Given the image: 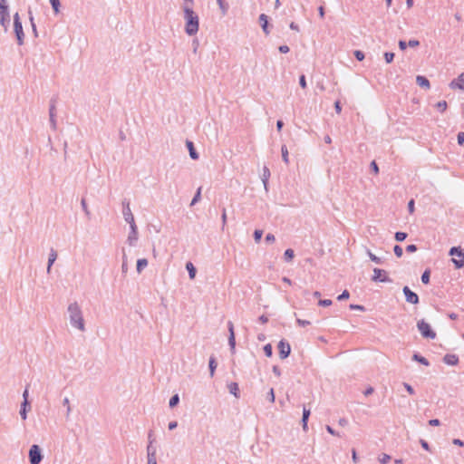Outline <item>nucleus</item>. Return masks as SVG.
<instances>
[{
	"label": "nucleus",
	"mask_w": 464,
	"mask_h": 464,
	"mask_svg": "<svg viewBox=\"0 0 464 464\" xmlns=\"http://www.w3.org/2000/svg\"><path fill=\"white\" fill-rule=\"evenodd\" d=\"M67 314L72 328L83 333L86 331L82 310L77 302H72L67 306Z\"/></svg>",
	"instance_id": "f257e3e1"
},
{
	"label": "nucleus",
	"mask_w": 464,
	"mask_h": 464,
	"mask_svg": "<svg viewBox=\"0 0 464 464\" xmlns=\"http://www.w3.org/2000/svg\"><path fill=\"white\" fill-rule=\"evenodd\" d=\"M185 32L188 35H195L198 32L199 18L198 15L188 6L184 9Z\"/></svg>",
	"instance_id": "f03ea898"
},
{
	"label": "nucleus",
	"mask_w": 464,
	"mask_h": 464,
	"mask_svg": "<svg viewBox=\"0 0 464 464\" xmlns=\"http://www.w3.org/2000/svg\"><path fill=\"white\" fill-rule=\"evenodd\" d=\"M14 31L17 39V44L22 45L24 44V34L23 31L22 22L18 13L14 15Z\"/></svg>",
	"instance_id": "7ed1b4c3"
},
{
	"label": "nucleus",
	"mask_w": 464,
	"mask_h": 464,
	"mask_svg": "<svg viewBox=\"0 0 464 464\" xmlns=\"http://www.w3.org/2000/svg\"><path fill=\"white\" fill-rule=\"evenodd\" d=\"M417 328L420 331V334L424 338L428 339H435L436 333L431 329L430 325L426 323L424 320H420L417 323Z\"/></svg>",
	"instance_id": "20e7f679"
},
{
	"label": "nucleus",
	"mask_w": 464,
	"mask_h": 464,
	"mask_svg": "<svg viewBox=\"0 0 464 464\" xmlns=\"http://www.w3.org/2000/svg\"><path fill=\"white\" fill-rule=\"evenodd\" d=\"M450 256H455L457 258H452V262L457 268L464 266V252L460 247L453 246L450 250Z\"/></svg>",
	"instance_id": "39448f33"
},
{
	"label": "nucleus",
	"mask_w": 464,
	"mask_h": 464,
	"mask_svg": "<svg viewBox=\"0 0 464 464\" xmlns=\"http://www.w3.org/2000/svg\"><path fill=\"white\" fill-rule=\"evenodd\" d=\"M43 459V454L40 447L36 444L32 445L29 450L30 464H40Z\"/></svg>",
	"instance_id": "423d86ee"
},
{
	"label": "nucleus",
	"mask_w": 464,
	"mask_h": 464,
	"mask_svg": "<svg viewBox=\"0 0 464 464\" xmlns=\"http://www.w3.org/2000/svg\"><path fill=\"white\" fill-rule=\"evenodd\" d=\"M372 280L374 282L392 283V280L387 276V272L381 268L373 269Z\"/></svg>",
	"instance_id": "0eeeda50"
},
{
	"label": "nucleus",
	"mask_w": 464,
	"mask_h": 464,
	"mask_svg": "<svg viewBox=\"0 0 464 464\" xmlns=\"http://www.w3.org/2000/svg\"><path fill=\"white\" fill-rule=\"evenodd\" d=\"M122 207H123L122 215H123L124 220L130 226L135 225L136 223H135L134 216H133L130 207V202L127 200H123Z\"/></svg>",
	"instance_id": "6e6552de"
},
{
	"label": "nucleus",
	"mask_w": 464,
	"mask_h": 464,
	"mask_svg": "<svg viewBox=\"0 0 464 464\" xmlns=\"http://www.w3.org/2000/svg\"><path fill=\"white\" fill-rule=\"evenodd\" d=\"M10 24V14L8 7H0V24L4 27L5 32L8 30Z\"/></svg>",
	"instance_id": "1a4fd4ad"
},
{
	"label": "nucleus",
	"mask_w": 464,
	"mask_h": 464,
	"mask_svg": "<svg viewBox=\"0 0 464 464\" xmlns=\"http://www.w3.org/2000/svg\"><path fill=\"white\" fill-rule=\"evenodd\" d=\"M278 350H279V356L281 359H285L289 356L290 354V352H291V347H290V344L284 341V340H281L278 343Z\"/></svg>",
	"instance_id": "9d476101"
},
{
	"label": "nucleus",
	"mask_w": 464,
	"mask_h": 464,
	"mask_svg": "<svg viewBox=\"0 0 464 464\" xmlns=\"http://www.w3.org/2000/svg\"><path fill=\"white\" fill-rule=\"evenodd\" d=\"M130 231L127 237V243L130 246H133L136 245V242L138 241V236H139L138 227H137L136 224L130 226Z\"/></svg>",
	"instance_id": "9b49d317"
},
{
	"label": "nucleus",
	"mask_w": 464,
	"mask_h": 464,
	"mask_svg": "<svg viewBox=\"0 0 464 464\" xmlns=\"http://www.w3.org/2000/svg\"><path fill=\"white\" fill-rule=\"evenodd\" d=\"M402 291L408 303L413 304H417L419 303V296L417 295V294L412 292L408 286H404Z\"/></svg>",
	"instance_id": "f8f14e48"
},
{
	"label": "nucleus",
	"mask_w": 464,
	"mask_h": 464,
	"mask_svg": "<svg viewBox=\"0 0 464 464\" xmlns=\"http://www.w3.org/2000/svg\"><path fill=\"white\" fill-rule=\"evenodd\" d=\"M227 328H228V332H229L228 344L230 346L232 353H235L236 339H235V333H234V325H233L232 322L229 321L227 323Z\"/></svg>",
	"instance_id": "ddd939ff"
},
{
	"label": "nucleus",
	"mask_w": 464,
	"mask_h": 464,
	"mask_svg": "<svg viewBox=\"0 0 464 464\" xmlns=\"http://www.w3.org/2000/svg\"><path fill=\"white\" fill-rule=\"evenodd\" d=\"M451 89L464 90V72L460 73L457 79L450 83Z\"/></svg>",
	"instance_id": "4468645a"
},
{
	"label": "nucleus",
	"mask_w": 464,
	"mask_h": 464,
	"mask_svg": "<svg viewBox=\"0 0 464 464\" xmlns=\"http://www.w3.org/2000/svg\"><path fill=\"white\" fill-rule=\"evenodd\" d=\"M56 259H57V252L53 248H51L49 256H48V264H47V269H46L47 274L51 273L52 266L53 265V263L55 262Z\"/></svg>",
	"instance_id": "2eb2a0df"
},
{
	"label": "nucleus",
	"mask_w": 464,
	"mask_h": 464,
	"mask_svg": "<svg viewBox=\"0 0 464 464\" xmlns=\"http://www.w3.org/2000/svg\"><path fill=\"white\" fill-rule=\"evenodd\" d=\"M259 22H260L261 27L263 29V32L265 33L266 35H268L270 32L268 30V17H267V15L265 14H261L259 15Z\"/></svg>",
	"instance_id": "dca6fc26"
},
{
	"label": "nucleus",
	"mask_w": 464,
	"mask_h": 464,
	"mask_svg": "<svg viewBox=\"0 0 464 464\" xmlns=\"http://www.w3.org/2000/svg\"><path fill=\"white\" fill-rule=\"evenodd\" d=\"M443 362L448 365H456L459 362V358L455 354L448 353L443 357Z\"/></svg>",
	"instance_id": "f3484780"
},
{
	"label": "nucleus",
	"mask_w": 464,
	"mask_h": 464,
	"mask_svg": "<svg viewBox=\"0 0 464 464\" xmlns=\"http://www.w3.org/2000/svg\"><path fill=\"white\" fill-rule=\"evenodd\" d=\"M416 82L421 88H425L427 90H429L430 88V83L429 80L422 75H418L416 77Z\"/></svg>",
	"instance_id": "a211bd4d"
},
{
	"label": "nucleus",
	"mask_w": 464,
	"mask_h": 464,
	"mask_svg": "<svg viewBox=\"0 0 464 464\" xmlns=\"http://www.w3.org/2000/svg\"><path fill=\"white\" fill-rule=\"evenodd\" d=\"M309 416H310V410L304 407L303 417H302V426H303V430L304 431H306L308 429L307 422H308Z\"/></svg>",
	"instance_id": "6ab92c4d"
},
{
	"label": "nucleus",
	"mask_w": 464,
	"mask_h": 464,
	"mask_svg": "<svg viewBox=\"0 0 464 464\" xmlns=\"http://www.w3.org/2000/svg\"><path fill=\"white\" fill-rule=\"evenodd\" d=\"M269 177H270V170L267 167L265 166L263 169L262 181H263L264 188L266 190H267Z\"/></svg>",
	"instance_id": "aec40b11"
},
{
	"label": "nucleus",
	"mask_w": 464,
	"mask_h": 464,
	"mask_svg": "<svg viewBox=\"0 0 464 464\" xmlns=\"http://www.w3.org/2000/svg\"><path fill=\"white\" fill-rule=\"evenodd\" d=\"M49 115H50V123H51V127L53 129V130H56V120H55V107L53 105H52L50 107V110H49Z\"/></svg>",
	"instance_id": "412c9836"
},
{
	"label": "nucleus",
	"mask_w": 464,
	"mask_h": 464,
	"mask_svg": "<svg viewBox=\"0 0 464 464\" xmlns=\"http://www.w3.org/2000/svg\"><path fill=\"white\" fill-rule=\"evenodd\" d=\"M228 391L231 394H233L236 398L239 397V388L237 382H230L227 385Z\"/></svg>",
	"instance_id": "4be33fe9"
},
{
	"label": "nucleus",
	"mask_w": 464,
	"mask_h": 464,
	"mask_svg": "<svg viewBox=\"0 0 464 464\" xmlns=\"http://www.w3.org/2000/svg\"><path fill=\"white\" fill-rule=\"evenodd\" d=\"M148 266V260L146 258H140L137 261L136 270L138 274H140L143 269Z\"/></svg>",
	"instance_id": "5701e85b"
},
{
	"label": "nucleus",
	"mask_w": 464,
	"mask_h": 464,
	"mask_svg": "<svg viewBox=\"0 0 464 464\" xmlns=\"http://www.w3.org/2000/svg\"><path fill=\"white\" fill-rule=\"evenodd\" d=\"M217 4L219 7V10L221 11V14L225 15L229 8L228 4L226 2V0H217Z\"/></svg>",
	"instance_id": "b1692460"
},
{
	"label": "nucleus",
	"mask_w": 464,
	"mask_h": 464,
	"mask_svg": "<svg viewBox=\"0 0 464 464\" xmlns=\"http://www.w3.org/2000/svg\"><path fill=\"white\" fill-rule=\"evenodd\" d=\"M187 146H188V149L189 150V156L192 160H198V152L195 150L194 149V145H193V142L191 141H187Z\"/></svg>",
	"instance_id": "393cba45"
},
{
	"label": "nucleus",
	"mask_w": 464,
	"mask_h": 464,
	"mask_svg": "<svg viewBox=\"0 0 464 464\" xmlns=\"http://www.w3.org/2000/svg\"><path fill=\"white\" fill-rule=\"evenodd\" d=\"M29 406V402L28 401H23L22 405H21V409H20V416L21 418L25 420L26 418H27V407Z\"/></svg>",
	"instance_id": "a878e982"
},
{
	"label": "nucleus",
	"mask_w": 464,
	"mask_h": 464,
	"mask_svg": "<svg viewBox=\"0 0 464 464\" xmlns=\"http://www.w3.org/2000/svg\"><path fill=\"white\" fill-rule=\"evenodd\" d=\"M412 360H414V361H416V362H420V363H421V364H423L425 366H429L430 365L429 361L425 357H423V356H421V355H420L418 353H414L413 354Z\"/></svg>",
	"instance_id": "bb28decb"
},
{
	"label": "nucleus",
	"mask_w": 464,
	"mask_h": 464,
	"mask_svg": "<svg viewBox=\"0 0 464 464\" xmlns=\"http://www.w3.org/2000/svg\"><path fill=\"white\" fill-rule=\"evenodd\" d=\"M186 268H187V270L188 272L189 278L190 279H194L195 276H196V272L197 271H196V268L193 266V264L191 262L187 263Z\"/></svg>",
	"instance_id": "cd10ccee"
},
{
	"label": "nucleus",
	"mask_w": 464,
	"mask_h": 464,
	"mask_svg": "<svg viewBox=\"0 0 464 464\" xmlns=\"http://www.w3.org/2000/svg\"><path fill=\"white\" fill-rule=\"evenodd\" d=\"M295 257L294 250L291 248H288L284 253V259L286 262H291L293 258Z\"/></svg>",
	"instance_id": "c85d7f7f"
},
{
	"label": "nucleus",
	"mask_w": 464,
	"mask_h": 464,
	"mask_svg": "<svg viewBox=\"0 0 464 464\" xmlns=\"http://www.w3.org/2000/svg\"><path fill=\"white\" fill-rule=\"evenodd\" d=\"M367 255L369 256V258L374 262L375 264L377 265H381L382 263V260L381 257L375 256L374 254L372 253V251L370 249H367Z\"/></svg>",
	"instance_id": "c756f323"
},
{
	"label": "nucleus",
	"mask_w": 464,
	"mask_h": 464,
	"mask_svg": "<svg viewBox=\"0 0 464 464\" xmlns=\"http://www.w3.org/2000/svg\"><path fill=\"white\" fill-rule=\"evenodd\" d=\"M210 376L213 377L215 373V370L217 368V362L214 357H210L209 362H208Z\"/></svg>",
	"instance_id": "7c9ffc66"
},
{
	"label": "nucleus",
	"mask_w": 464,
	"mask_h": 464,
	"mask_svg": "<svg viewBox=\"0 0 464 464\" xmlns=\"http://www.w3.org/2000/svg\"><path fill=\"white\" fill-rule=\"evenodd\" d=\"M63 406H65L66 408V418L69 419L70 418V415H71V412H72V408L70 406V401H69V398L65 397L63 400Z\"/></svg>",
	"instance_id": "2f4dec72"
},
{
	"label": "nucleus",
	"mask_w": 464,
	"mask_h": 464,
	"mask_svg": "<svg viewBox=\"0 0 464 464\" xmlns=\"http://www.w3.org/2000/svg\"><path fill=\"white\" fill-rule=\"evenodd\" d=\"M281 153H282V159L284 160V162L285 164H288L289 163V159H288V150L286 148L285 145H283L282 148H281Z\"/></svg>",
	"instance_id": "473e14b6"
},
{
	"label": "nucleus",
	"mask_w": 464,
	"mask_h": 464,
	"mask_svg": "<svg viewBox=\"0 0 464 464\" xmlns=\"http://www.w3.org/2000/svg\"><path fill=\"white\" fill-rule=\"evenodd\" d=\"M50 4L53 9V12L55 14H59L60 13V6H61V4H60V0H50Z\"/></svg>",
	"instance_id": "72a5a7b5"
},
{
	"label": "nucleus",
	"mask_w": 464,
	"mask_h": 464,
	"mask_svg": "<svg viewBox=\"0 0 464 464\" xmlns=\"http://www.w3.org/2000/svg\"><path fill=\"white\" fill-rule=\"evenodd\" d=\"M179 402V396L178 394H174L169 400V407L173 408L177 406Z\"/></svg>",
	"instance_id": "f704fd0d"
},
{
	"label": "nucleus",
	"mask_w": 464,
	"mask_h": 464,
	"mask_svg": "<svg viewBox=\"0 0 464 464\" xmlns=\"http://www.w3.org/2000/svg\"><path fill=\"white\" fill-rule=\"evenodd\" d=\"M81 206H82V210H83L84 214H85L88 218H90L91 212H90V210H89L88 205H87L86 200H85L84 198H82V199L81 200Z\"/></svg>",
	"instance_id": "c9c22d12"
},
{
	"label": "nucleus",
	"mask_w": 464,
	"mask_h": 464,
	"mask_svg": "<svg viewBox=\"0 0 464 464\" xmlns=\"http://www.w3.org/2000/svg\"><path fill=\"white\" fill-rule=\"evenodd\" d=\"M121 272L124 275L127 274V272H128V263H127V256H126L125 253H123V256H122Z\"/></svg>",
	"instance_id": "e433bc0d"
},
{
	"label": "nucleus",
	"mask_w": 464,
	"mask_h": 464,
	"mask_svg": "<svg viewBox=\"0 0 464 464\" xmlns=\"http://www.w3.org/2000/svg\"><path fill=\"white\" fill-rule=\"evenodd\" d=\"M435 106L438 110H440L441 112H443L446 111L448 104L445 101H440V102H437Z\"/></svg>",
	"instance_id": "4c0bfd02"
},
{
	"label": "nucleus",
	"mask_w": 464,
	"mask_h": 464,
	"mask_svg": "<svg viewBox=\"0 0 464 464\" xmlns=\"http://www.w3.org/2000/svg\"><path fill=\"white\" fill-rule=\"evenodd\" d=\"M394 237L396 241L401 242L407 237V234L404 232H396Z\"/></svg>",
	"instance_id": "58836bf2"
},
{
	"label": "nucleus",
	"mask_w": 464,
	"mask_h": 464,
	"mask_svg": "<svg viewBox=\"0 0 464 464\" xmlns=\"http://www.w3.org/2000/svg\"><path fill=\"white\" fill-rule=\"evenodd\" d=\"M264 353L267 357H271L273 354V348L270 343H267L264 346Z\"/></svg>",
	"instance_id": "ea45409f"
},
{
	"label": "nucleus",
	"mask_w": 464,
	"mask_h": 464,
	"mask_svg": "<svg viewBox=\"0 0 464 464\" xmlns=\"http://www.w3.org/2000/svg\"><path fill=\"white\" fill-rule=\"evenodd\" d=\"M200 196H201V188H198L197 193L195 194L194 198L191 200L190 205L191 206L195 205L200 199Z\"/></svg>",
	"instance_id": "a19ab883"
},
{
	"label": "nucleus",
	"mask_w": 464,
	"mask_h": 464,
	"mask_svg": "<svg viewBox=\"0 0 464 464\" xmlns=\"http://www.w3.org/2000/svg\"><path fill=\"white\" fill-rule=\"evenodd\" d=\"M391 459V456L388 455V454H382L380 457H379V461L382 463V464H386L390 461Z\"/></svg>",
	"instance_id": "79ce46f5"
},
{
	"label": "nucleus",
	"mask_w": 464,
	"mask_h": 464,
	"mask_svg": "<svg viewBox=\"0 0 464 464\" xmlns=\"http://www.w3.org/2000/svg\"><path fill=\"white\" fill-rule=\"evenodd\" d=\"M421 282L425 285L429 284L430 282V271L425 270L424 273L421 276Z\"/></svg>",
	"instance_id": "37998d69"
},
{
	"label": "nucleus",
	"mask_w": 464,
	"mask_h": 464,
	"mask_svg": "<svg viewBox=\"0 0 464 464\" xmlns=\"http://www.w3.org/2000/svg\"><path fill=\"white\" fill-rule=\"evenodd\" d=\"M263 236V231L260 229H256L254 232V239L256 243H258L261 240V237Z\"/></svg>",
	"instance_id": "c03bdc74"
},
{
	"label": "nucleus",
	"mask_w": 464,
	"mask_h": 464,
	"mask_svg": "<svg viewBox=\"0 0 464 464\" xmlns=\"http://www.w3.org/2000/svg\"><path fill=\"white\" fill-rule=\"evenodd\" d=\"M393 58H394L393 53H390V52L384 53V59L387 63H391L393 61Z\"/></svg>",
	"instance_id": "a18cd8bd"
},
{
	"label": "nucleus",
	"mask_w": 464,
	"mask_h": 464,
	"mask_svg": "<svg viewBox=\"0 0 464 464\" xmlns=\"http://www.w3.org/2000/svg\"><path fill=\"white\" fill-rule=\"evenodd\" d=\"M393 251L397 257H401L403 254L402 248L398 245L394 246Z\"/></svg>",
	"instance_id": "49530a36"
},
{
	"label": "nucleus",
	"mask_w": 464,
	"mask_h": 464,
	"mask_svg": "<svg viewBox=\"0 0 464 464\" xmlns=\"http://www.w3.org/2000/svg\"><path fill=\"white\" fill-rule=\"evenodd\" d=\"M148 463H157L156 453H147Z\"/></svg>",
	"instance_id": "de8ad7c7"
},
{
	"label": "nucleus",
	"mask_w": 464,
	"mask_h": 464,
	"mask_svg": "<svg viewBox=\"0 0 464 464\" xmlns=\"http://www.w3.org/2000/svg\"><path fill=\"white\" fill-rule=\"evenodd\" d=\"M350 296V294L347 290H344L338 297L337 299L339 301H343V300H345V299H348Z\"/></svg>",
	"instance_id": "09e8293b"
},
{
	"label": "nucleus",
	"mask_w": 464,
	"mask_h": 464,
	"mask_svg": "<svg viewBox=\"0 0 464 464\" xmlns=\"http://www.w3.org/2000/svg\"><path fill=\"white\" fill-rule=\"evenodd\" d=\"M153 440H150L147 446V453H156V448L153 447Z\"/></svg>",
	"instance_id": "8fccbe9b"
},
{
	"label": "nucleus",
	"mask_w": 464,
	"mask_h": 464,
	"mask_svg": "<svg viewBox=\"0 0 464 464\" xmlns=\"http://www.w3.org/2000/svg\"><path fill=\"white\" fill-rule=\"evenodd\" d=\"M267 399L270 402L274 403L275 402V392H274V389L271 388L270 391L268 392L267 393Z\"/></svg>",
	"instance_id": "3c124183"
},
{
	"label": "nucleus",
	"mask_w": 464,
	"mask_h": 464,
	"mask_svg": "<svg viewBox=\"0 0 464 464\" xmlns=\"http://www.w3.org/2000/svg\"><path fill=\"white\" fill-rule=\"evenodd\" d=\"M296 323L299 326L304 327L307 325H310V321L303 320V319H296Z\"/></svg>",
	"instance_id": "603ef678"
},
{
	"label": "nucleus",
	"mask_w": 464,
	"mask_h": 464,
	"mask_svg": "<svg viewBox=\"0 0 464 464\" xmlns=\"http://www.w3.org/2000/svg\"><path fill=\"white\" fill-rule=\"evenodd\" d=\"M354 56L358 61H362L364 59V53L362 51H355Z\"/></svg>",
	"instance_id": "864d4df0"
},
{
	"label": "nucleus",
	"mask_w": 464,
	"mask_h": 464,
	"mask_svg": "<svg viewBox=\"0 0 464 464\" xmlns=\"http://www.w3.org/2000/svg\"><path fill=\"white\" fill-rule=\"evenodd\" d=\"M318 304L321 306H330L332 304V300H330V299L320 300L318 302Z\"/></svg>",
	"instance_id": "5fc2aeb1"
},
{
	"label": "nucleus",
	"mask_w": 464,
	"mask_h": 464,
	"mask_svg": "<svg viewBox=\"0 0 464 464\" xmlns=\"http://www.w3.org/2000/svg\"><path fill=\"white\" fill-rule=\"evenodd\" d=\"M403 386L411 395L415 393L414 389L409 383L403 382Z\"/></svg>",
	"instance_id": "6e6d98bb"
},
{
	"label": "nucleus",
	"mask_w": 464,
	"mask_h": 464,
	"mask_svg": "<svg viewBox=\"0 0 464 464\" xmlns=\"http://www.w3.org/2000/svg\"><path fill=\"white\" fill-rule=\"evenodd\" d=\"M299 84L302 88H304V89L306 88V80H305V76L304 74L301 75L299 78Z\"/></svg>",
	"instance_id": "4d7b16f0"
},
{
	"label": "nucleus",
	"mask_w": 464,
	"mask_h": 464,
	"mask_svg": "<svg viewBox=\"0 0 464 464\" xmlns=\"http://www.w3.org/2000/svg\"><path fill=\"white\" fill-rule=\"evenodd\" d=\"M325 429L331 435L340 437V434L337 433L331 426L327 425Z\"/></svg>",
	"instance_id": "13d9d810"
},
{
	"label": "nucleus",
	"mask_w": 464,
	"mask_h": 464,
	"mask_svg": "<svg viewBox=\"0 0 464 464\" xmlns=\"http://www.w3.org/2000/svg\"><path fill=\"white\" fill-rule=\"evenodd\" d=\"M457 139H458V143L459 145H463V143H464V132H459L458 136H457Z\"/></svg>",
	"instance_id": "bf43d9fd"
},
{
	"label": "nucleus",
	"mask_w": 464,
	"mask_h": 464,
	"mask_svg": "<svg viewBox=\"0 0 464 464\" xmlns=\"http://www.w3.org/2000/svg\"><path fill=\"white\" fill-rule=\"evenodd\" d=\"M408 45L410 47H417L420 45V42L418 40L412 39L408 42Z\"/></svg>",
	"instance_id": "052dcab7"
},
{
	"label": "nucleus",
	"mask_w": 464,
	"mask_h": 464,
	"mask_svg": "<svg viewBox=\"0 0 464 464\" xmlns=\"http://www.w3.org/2000/svg\"><path fill=\"white\" fill-rule=\"evenodd\" d=\"M398 44H399V47H400V49H401V51L406 50V48H407V46H408V43H406V42H405V41H403V40H400V41H399V43H398Z\"/></svg>",
	"instance_id": "680f3d73"
},
{
	"label": "nucleus",
	"mask_w": 464,
	"mask_h": 464,
	"mask_svg": "<svg viewBox=\"0 0 464 464\" xmlns=\"http://www.w3.org/2000/svg\"><path fill=\"white\" fill-rule=\"evenodd\" d=\"M408 209L411 214H412L414 212L415 208H414V200L413 199L409 201Z\"/></svg>",
	"instance_id": "e2e57ef3"
},
{
	"label": "nucleus",
	"mask_w": 464,
	"mask_h": 464,
	"mask_svg": "<svg viewBox=\"0 0 464 464\" xmlns=\"http://www.w3.org/2000/svg\"><path fill=\"white\" fill-rule=\"evenodd\" d=\"M371 169H372V171L375 173V174H378L379 173V168H378V165L376 164V162L373 160L371 162Z\"/></svg>",
	"instance_id": "0e129e2a"
},
{
	"label": "nucleus",
	"mask_w": 464,
	"mask_h": 464,
	"mask_svg": "<svg viewBox=\"0 0 464 464\" xmlns=\"http://www.w3.org/2000/svg\"><path fill=\"white\" fill-rule=\"evenodd\" d=\"M349 307H350L351 310L364 311V307L362 305H360V304H350Z\"/></svg>",
	"instance_id": "69168bd1"
},
{
	"label": "nucleus",
	"mask_w": 464,
	"mask_h": 464,
	"mask_svg": "<svg viewBox=\"0 0 464 464\" xmlns=\"http://www.w3.org/2000/svg\"><path fill=\"white\" fill-rule=\"evenodd\" d=\"M276 240V237L273 234H267L266 237V241L268 242V243H273L275 242Z\"/></svg>",
	"instance_id": "338daca9"
},
{
	"label": "nucleus",
	"mask_w": 464,
	"mask_h": 464,
	"mask_svg": "<svg viewBox=\"0 0 464 464\" xmlns=\"http://www.w3.org/2000/svg\"><path fill=\"white\" fill-rule=\"evenodd\" d=\"M278 50L282 53H286L289 52V47L287 45H281L279 46Z\"/></svg>",
	"instance_id": "774afa93"
}]
</instances>
